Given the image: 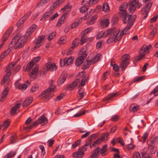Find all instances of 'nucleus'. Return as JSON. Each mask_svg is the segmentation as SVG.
Listing matches in <instances>:
<instances>
[{
  "label": "nucleus",
  "mask_w": 158,
  "mask_h": 158,
  "mask_svg": "<svg viewBox=\"0 0 158 158\" xmlns=\"http://www.w3.org/2000/svg\"><path fill=\"white\" fill-rule=\"evenodd\" d=\"M157 31V28L156 27H154L152 29V31L150 32L149 36L151 37H153L155 34L156 33Z\"/></svg>",
  "instance_id": "6e6d98bb"
},
{
  "label": "nucleus",
  "mask_w": 158,
  "mask_h": 158,
  "mask_svg": "<svg viewBox=\"0 0 158 158\" xmlns=\"http://www.w3.org/2000/svg\"><path fill=\"white\" fill-rule=\"evenodd\" d=\"M33 98L32 97H30L27 98L23 103V107H27L32 102Z\"/></svg>",
  "instance_id": "393cba45"
},
{
  "label": "nucleus",
  "mask_w": 158,
  "mask_h": 158,
  "mask_svg": "<svg viewBox=\"0 0 158 158\" xmlns=\"http://www.w3.org/2000/svg\"><path fill=\"white\" fill-rule=\"evenodd\" d=\"M39 89V86L37 85H34L31 89L30 92L31 93H33L38 90Z\"/></svg>",
  "instance_id": "de8ad7c7"
},
{
  "label": "nucleus",
  "mask_w": 158,
  "mask_h": 158,
  "mask_svg": "<svg viewBox=\"0 0 158 158\" xmlns=\"http://www.w3.org/2000/svg\"><path fill=\"white\" fill-rule=\"evenodd\" d=\"M13 30V27H11L5 33L2 39V41L3 42L6 41L10 35H11Z\"/></svg>",
  "instance_id": "dca6fc26"
},
{
  "label": "nucleus",
  "mask_w": 158,
  "mask_h": 158,
  "mask_svg": "<svg viewBox=\"0 0 158 158\" xmlns=\"http://www.w3.org/2000/svg\"><path fill=\"white\" fill-rule=\"evenodd\" d=\"M98 136V135L97 134H93L90 135L88 138L89 141L90 142L93 139H95Z\"/></svg>",
  "instance_id": "680f3d73"
},
{
  "label": "nucleus",
  "mask_w": 158,
  "mask_h": 158,
  "mask_svg": "<svg viewBox=\"0 0 158 158\" xmlns=\"http://www.w3.org/2000/svg\"><path fill=\"white\" fill-rule=\"evenodd\" d=\"M80 40L77 38H75L73 42L72 46V48H75L78 45Z\"/></svg>",
  "instance_id": "c9c22d12"
},
{
  "label": "nucleus",
  "mask_w": 158,
  "mask_h": 158,
  "mask_svg": "<svg viewBox=\"0 0 158 158\" xmlns=\"http://www.w3.org/2000/svg\"><path fill=\"white\" fill-rule=\"evenodd\" d=\"M148 134L147 132H145L143 134L142 137L143 143H144L145 142L147 138L148 137Z\"/></svg>",
  "instance_id": "bf43d9fd"
},
{
  "label": "nucleus",
  "mask_w": 158,
  "mask_h": 158,
  "mask_svg": "<svg viewBox=\"0 0 158 158\" xmlns=\"http://www.w3.org/2000/svg\"><path fill=\"white\" fill-rule=\"evenodd\" d=\"M129 6V11L130 13H133L136 9H139L142 6L141 3L139 0H131L128 2Z\"/></svg>",
  "instance_id": "0eeeda50"
},
{
  "label": "nucleus",
  "mask_w": 158,
  "mask_h": 158,
  "mask_svg": "<svg viewBox=\"0 0 158 158\" xmlns=\"http://www.w3.org/2000/svg\"><path fill=\"white\" fill-rule=\"evenodd\" d=\"M56 32H53L51 33L48 37V40L49 41L51 40L56 36Z\"/></svg>",
  "instance_id": "4d7b16f0"
},
{
  "label": "nucleus",
  "mask_w": 158,
  "mask_h": 158,
  "mask_svg": "<svg viewBox=\"0 0 158 158\" xmlns=\"http://www.w3.org/2000/svg\"><path fill=\"white\" fill-rule=\"evenodd\" d=\"M9 90V89L8 87H6L3 90L1 94V97L0 99L1 101L3 102L6 100Z\"/></svg>",
  "instance_id": "412c9836"
},
{
  "label": "nucleus",
  "mask_w": 158,
  "mask_h": 158,
  "mask_svg": "<svg viewBox=\"0 0 158 158\" xmlns=\"http://www.w3.org/2000/svg\"><path fill=\"white\" fill-rule=\"evenodd\" d=\"M139 55L137 56L136 58L135 59V62L140 60L142 59L145 56V54L143 53H140Z\"/></svg>",
  "instance_id": "8fccbe9b"
},
{
  "label": "nucleus",
  "mask_w": 158,
  "mask_h": 158,
  "mask_svg": "<svg viewBox=\"0 0 158 158\" xmlns=\"http://www.w3.org/2000/svg\"><path fill=\"white\" fill-rule=\"evenodd\" d=\"M21 105V104L20 103H17L15 105V106L12 107L11 109V113L12 115H14L17 110L19 108V106Z\"/></svg>",
  "instance_id": "bb28decb"
},
{
  "label": "nucleus",
  "mask_w": 158,
  "mask_h": 158,
  "mask_svg": "<svg viewBox=\"0 0 158 158\" xmlns=\"http://www.w3.org/2000/svg\"><path fill=\"white\" fill-rule=\"evenodd\" d=\"M157 139V136H151L150 137L149 141L148 143V150H150V152L152 154H154L156 152V150L154 149V146Z\"/></svg>",
  "instance_id": "6e6552de"
},
{
  "label": "nucleus",
  "mask_w": 158,
  "mask_h": 158,
  "mask_svg": "<svg viewBox=\"0 0 158 158\" xmlns=\"http://www.w3.org/2000/svg\"><path fill=\"white\" fill-rule=\"evenodd\" d=\"M80 80L78 79H77L72 83L69 85V87L70 90H73L77 85L79 82Z\"/></svg>",
  "instance_id": "a878e982"
},
{
  "label": "nucleus",
  "mask_w": 158,
  "mask_h": 158,
  "mask_svg": "<svg viewBox=\"0 0 158 158\" xmlns=\"http://www.w3.org/2000/svg\"><path fill=\"white\" fill-rule=\"evenodd\" d=\"M58 16L59 15L58 13L57 12L55 14L53 15L49 19V21H51L53 20Z\"/></svg>",
  "instance_id": "69168bd1"
},
{
  "label": "nucleus",
  "mask_w": 158,
  "mask_h": 158,
  "mask_svg": "<svg viewBox=\"0 0 158 158\" xmlns=\"http://www.w3.org/2000/svg\"><path fill=\"white\" fill-rule=\"evenodd\" d=\"M49 0H41L40 2L37 4L36 7L37 8H39L48 2Z\"/></svg>",
  "instance_id": "4c0bfd02"
},
{
  "label": "nucleus",
  "mask_w": 158,
  "mask_h": 158,
  "mask_svg": "<svg viewBox=\"0 0 158 158\" xmlns=\"http://www.w3.org/2000/svg\"><path fill=\"white\" fill-rule=\"evenodd\" d=\"M130 58V56L128 54H125L122 56L123 60L120 64V67L122 69H125L128 65Z\"/></svg>",
  "instance_id": "ddd939ff"
},
{
  "label": "nucleus",
  "mask_w": 158,
  "mask_h": 158,
  "mask_svg": "<svg viewBox=\"0 0 158 158\" xmlns=\"http://www.w3.org/2000/svg\"><path fill=\"white\" fill-rule=\"evenodd\" d=\"M33 32L32 31V29L29 28L27 31L24 36L20 37L19 35H16L12 40L10 44H12V46H14L16 49L23 47L27 41V39L29 38V36Z\"/></svg>",
  "instance_id": "f03ea898"
},
{
  "label": "nucleus",
  "mask_w": 158,
  "mask_h": 158,
  "mask_svg": "<svg viewBox=\"0 0 158 158\" xmlns=\"http://www.w3.org/2000/svg\"><path fill=\"white\" fill-rule=\"evenodd\" d=\"M102 10L105 12H108L109 11V6L107 2H105L103 4Z\"/></svg>",
  "instance_id": "2f4dec72"
},
{
  "label": "nucleus",
  "mask_w": 158,
  "mask_h": 158,
  "mask_svg": "<svg viewBox=\"0 0 158 158\" xmlns=\"http://www.w3.org/2000/svg\"><path fill=\"white\" fill-rule=\"evenodd\" d=\"M64 60L66 62L65 63L67 64V66L73 63L74 60V57L71 56L67 59H64Z\"/></svg>",
  "instance_id": "f704fd0d"
},
{
  "label": "nucleus",
  "mask_w": 158,
  "mask_h": 158,
  "mask_svg": "<svg viewBox=\"0 0 158 158\" xmlns=\"http://www.w3.org/2000/svg\"><path fill=\"white\" fill-rule=\"evenodd\" d=\"M54 13L53 10L52 9H50L47 11L43 15L41 19H40V21L44 20L46 19L49 17Z\"/></svg>",
  "instance_id": "aec40b11"
},
{
  "label": "nucleus",
  "mask_w": 158,
  "mask_h": 158,
  "mask_svg": "<svg viewBox=\"0 0 158 158\" xmlns=\"http://www.w3.org/2000/svg\"><path fill=\"white\" fill-rule=\"evenodd\" d=\"M26 69L29 71L32 70V71L28 73V75L30 77V78L32 80H34L36 77L39 69L38 65L35 64L33 61L30 62L27 65Z\"/></svg>",
  "instance_id": "39448f33"
},
{
  "label": "nucleus",
  "mask_w": 158,
  "mask_h": 158,
  "mask_svg": "<svg viewBox=\"0 0 158 158\" xmlns=\"http://www.w3.org/2000/svg\"><path fill=\"white\" fill-rule=\"evenodd\" d=\"M145 76H143L140 77H135L133 80L134 82H135L139 81H142L143 80L144 78H145Z\"/></svg>",
  "instance_id": "a18cd8bd"
},
{
  "label": "nucleus",
  "mask_w": 158,
  "mask_h": 158,
  "mask_svg": "<svg viewBox=\"0 0 158 158\" xmlns=\"http://www.w3.org/2000/svg\"><path fill=\"white\" fill-rule=\"evenodd\" d=\"M89 76V75H86L81 80V81L79 85V87H82L85 85L87 83V80L88 79Z\"/></svg>",
  "instance_id": "5701e85b"
},
{
  "label": "nucleus",
  "mask_w": 158,
  "mask_h": 158,
  "mask_svg": "<svg viewBox=\"0 0 158 158\" xmlns=\"http://www.w3.org/2000/svg\"><path fill=\"white\" fill-rule=\"evenodd\" d=\"M129 29H126V27L120 32L118 29L116 28H110L104 32L105 34V37L111 34H113V36L114 37V42H117L119 40L122 38L124 35L127 34V32Z\"/></svg>",
  "instance_id": "7ed1b4c3"
},
{
  "label": "nucleus",
  "mask_w": 158,
  "mask_h": 158,
  "mask_svg": "<svg viewBox=\"0 0 158 158\" xmlns=\"http://www.w3.org/2000/svg\"><path fill=\"white\" fill-rule=\"evenodd\" d=\"M128 3L124 2L121 4L119 7V12L121 19L123 21V23L124 24L127 23L126 27V29H130L133 25L136 18V15H128L126 9L127 7Z\"/></svg>",
  "instance_id": "f257e3e1"
},
{
  "label": "nucleus",
  "mask_w": 158,
  "mask_h": 158,
  "mask_svg": "<svg viewBox=\"0 0 158 158\" xmlns=\"http://www.w3.org/2000/svg\"><path fill=\"white\" fill-rule=\"evenodd\" d=\"M109 135L108 133H104L100 137L102 140V141H104L105 140H106L108 139V137Z\"/></svg>",
  "instance_id": "49530a36"
},
{
  "label": "nucleus",
  "mask_w": 158,
  "mask_h": 158,
  "mask_svg": "<svg viewBox=\"0 0 158 158\" xmlns=\"http://www.w3.org/2000/svg\"><path fill=\"white\" fill-rule=\"evenodd\" d=\"M81 139H78L74 143L72 144V147L73 148H75L77 147L79 145L81 142Z\"/></svg>",
  "instance_id": "864d4df0"
},
{
  "label": "nucleus",
  "mask_w": 158,
  "mask_h": 158,
  "mask_svg": "<svg viewBox=\"0 0 158 158\" xmlns=\"http://www.w3.org/2000/svg\"><path fill=\"white\" fill-rule=\"evenodd\" d=\"M118 94V93H112L108 95V96L105 97L103 99L104 101L111 100L113 97H114Z\"/></svg>",
  "instance_id": "c756f323"
},
{
  "label": "nucleus",
  "mask_w": 158,
  "mask_h": 158,
  "mask_svg": "<svg viewBox=\"0 0 158 158\" xmlns=\"http://www.w3.org/2000/svg\"><path fill=\"white\" fill-rule=\"evenodd\" d=\"M89 145V143H86L84 145L82 146V147L79 149L82 151L84 152L87 149V147Z\"/></svg>",
  "instance_id": "3c124183"
},
{
  "label": "nucleus",
  "mask_w": 158,
  "mask_h": 158,
  "mask_svg": "<svg viewBox=\"0 0 158 158\" xmlns=\"http://www.w3.org/2000/svg\"><path fill=\"white\" fill-rule=\"evenodd\" d=\"M132 158H142L139 153L138 152H135L132 154Z\"/></svg>",
  "instance_id": "09e8293b"
},
{
  "label": "nucleus",
  "mask_w": 158,
  "mask_h": 158,
  "mask_svg": "<svg viewBox=\"0 0 158 158\" xmlns=\"http://www.w3.org/2000/svg\"><path fill=\"white\" fill-rule=\"evenodd\" d=\"M104 33V32H103V31H100L97 35L96 39L98 40L103 37V36L105 37V34Z\"/></svg>",
  "instance_id": "603ef678"
},
{
  "label": "nucleus",
  "mask_w": 158,
  "mask_h": 158,
  "mask_svg": "<svg viewBox=\"0 0 158 158\" xmlns=\"http://www.w3.org/2000/svg\"><path fill=\"white\" fill-rule=\"evenodd\" d=\"M60 5V4L57 1L52 3V5L51 6L50 9H52L54 10V9L56 8Z\"/></svg>",
  "instance_id": "79ce46f5"
},
{
  "label": "nucleus",
  "mask_w": 158,
  "mask_h": 158,
  "mask_svg": "<svg viewBox=\"0 0 158 158\" xmlns=\"http://www.w3.org/2000/svg\"><path fill=\"white\" fill-rule=\"evenodd\" d=\"M152 4V2H149L146 3L141 10L142 15H144L143 17L144 19H146L148 15V13L150 10V9Z\"/></svg>",
  "instance_id": "f8f14e48"
},
{
  "label": "nucleus",
  "mask_w": 158,
  "mask_h": 158,
  "mask_svg": "<svg viewBox=\"0 0 158 158\" xmlns=\"http://www.w3.org/2000/svg\"><path fill=\"white\" fill-rule=\"evenodd\" d=\"M67 15V13H65L60 18L56 24L57 27H60L64 23Z\"/></svg>",
  "instance_id": "a211bd4d"
},
{
  "label": "nucleus",
  "mask_w": 158,
  "mask_h": 158,
  "mask_svg": "<svg viewBox=\"0 0 158 158\" xmlns=\"http://www.w3.org/2000/svg\"><path fill=\"white\" fill-rule=\"evenodd\" d=\"M53 80H50L49 87L41 93V97L44 100H47L54 95L53 92L55 91V89L56 88V86L53 84Z\"/></svg>",
  "instance_id": "20e7f679"
},
{
  "label": "nucleus",
  "mask_w": 158,
  "mask_h": 158,
  "mask_svg": "<svg viewBox=\"0 0 158 158\" xmlns=\"http://www.w3.org/2000/svg\"><path fill=\"white\" fill-rule=\"evenodd\" d=\"M15 85L16 88H18V89H21L22 91H23L27 88L28 86H29L30 84L28 81H27L26 84H19V81H17L15 83Z\"/></svg>",
  "instance_id": "4468645a"
},
{
  "label": "nucleus",
  "mask_w": 158,
  "mask_h": 158,
  "mask_svg": "<svg viewBox=\"0 0 158 158\" xmlns=\"http://www.w3.org/2000/svg\"><path fill=\"white\" fill-rule=\"evenodd\" d=\"M99 148L98 147L95 149L90 155L89 158H96L99 153Z\"/></svg>",
  "instance_id": "c85d7f7f"
},
{
  "label": "nucleus",
  "mask_w": 158,
  "mask_h": 158,
  "mask_svg": "<svg viewBox=\"0 0 158 158\" xmlns=\"http://www.w3.org/2000/svg\"><path fill=\"white\" fill-rule=\"evenodd\" d=\"M119 119V117L117 115H114L112 116L111 118V119L112 121H116L118 120Z\"/></svg>",
  "instance_id": "774afa93"
},
{
  "label": "nucleus",
  "mask_w": 158,
  "mask_h": 158,
  "mask_svg": "<svg viewBox=\"0 0 158 158\" xmlns=\"http://www.w3.org/2000/svg\"><path fill=\"white\" fill-rule=\"evenodd\" d=\"M31 11H28L21 18V20H22V23H24L26 19L29 17V16L31 15Z\"/></svg>",
  "instance_id": "a19ab883"
},
{
  "label": "nucleus",
  "mask_w": 158,
  "mask_h": 158,
  "mask_svg": "<svg viewBox=\"0 0 158 158\" xmlns=\"http://www.w3.org/2000/svg\"><path fill=\"white\" fill-rule=\"evenodd\" d=\"M72 6L70 5V4L68 2L66 5L64 6V7L61 8L60 11L63 12L64 11L66 12L69 11L71 9Z\"/></svg>",
  "instance_id": "cd10ccee"
},
{
  "label": "nucleus",
  "mask_w": 158,
  "mask_h": 158,
  "mask_svg": "<svg viewBox=\"0 0 158 158\" xmlns=\"http://www.w3.org/2000/svg\"><path fill=\"white\" fill-rule=\"evenodd\" d=\"M44 37V36L42 35L39 36L38 38L35 41V44L34 47V48H38L43 43Z\"/></svg>",
  "instance_id": "f3484780"
},
{
  "label": "nucleus",
  "mask_w": 158,
  "mask_h": 158,
  "mask_svg": "<svg viewBox=\"0 0 158 158\" xmlns=\"http://www.w3.org/2000/svg\"><path fill=\"white\" fill-rule=\"evenodd\" d=\"M65 37H61L60 39L58 41V43L59 44H63L66 42Z\"/></svg>",
  "instance_id": "13d9d810"
},
{
  "label": "nucleus",
  "mask_w": 158,
  "mask_h": 158,
  "mask_svg": "<svg viewBox=\"0 0 158 158\" xmlns=\"http://www.w3.org/2000/svg\"><path fill=\"white\" fill-rule=\"evenodd\" d=\"M152 94H154V97L158 95V85L154 88L153 90L150 93V95Z\"/></svg>",
  "instance_id": "c03bdc74"
},
{
  "label": "nucleus",
  "mask_w": 158,
  "mask_h": 158,
  "mask_svg": "<svg viewBox=\"0 0 158 158\" xmlns=\"http://www.w3.org/2000/svg\"><path fill=\"white\" fill-rule=\"evenodd\" d=\"M16 152L15 151L10 152L5 155V157H8V158H11L14 156L16 154Z\"/></svg>",
  "instance_id": "ea45409f"
},
{
  "label": "nucleus",
  "mask_w": 158,
  "mask_h": 158,
  "mask_svg": "<svg viewBox=\"0 0 158 158\" xmlns=\"http://www.w3.org/2000/svg\"><path fill=\"white\" fill-rule=\"evenodd\" d=\"M15 65V64L11 63L6 67L5 70L6 74L4 76L3 79L1 82V84H4L8 79L11 74V71L13 69Z\"/></svg>",
  "instance_id": "9d476101"
},
{
  "label": "nucleus",
  "mask_w": 158,
  "mask_h": 158,
  "mask_svg": "<svg viewBox=\"0 0 158 158\" xmlns=\"http://www.w3.org/2000/svg\"><path fill=\"white\" fill-rule=\"evenodd\" d=\"M151 48L152 46L151 45L146 46H143L140 48L139 53H143L145 55L146 54H147L149 50L151 49Z\"/></svg>",
  "instance_id": "6ab92c4d"
},
{
  "label": "nucleus",
  "mask_w": 158,
  "mask_h": 158,
  "mask_svg": "<svg viewBox=\"0 0 158 158\" xmlns=\"http://www.w3.org/2000/svg\"><path fill=\"white\" fill-rule=\"evenodd\" d=\"M10 123V121L7 119L2 124V126L4 127V130L6 129L9 126Z\"/></svg>",
  "instance_id": "e433bc0d"
},
{
  "label": "nucleus",
  "mask_w": 158,
  "mask_h": 158,
  "mask_svg": "<svg viewBox=\"0 0 158 158\" xmlns=\"http://www.w3.org/2000/svg\"><path fill=\"white\" fill-rule=\"evenodd\" d=\"M64 96V95L63 94L61 93L60 94H59L58 95L56 98L55 99V101H60L63 98V97Z\"/></svg>",
  "instance_id": "052dcab7"
},
{
  "label": "nucleus",
  "mask_w": 158,
  "mask_h": 158,
  "mask_svg": "<svg viewBox=\"0 0 158 158\" xmlns=\"http://www.w3.org/2000/svg\"><path fill=\"white\" fill-rule=\"evenodd\" d=\"M101 55L100 53L96 54L94 56H89L86 61L81 66L82 69L84 70L86 69L93 64L98 62L100 59Z\"/></svg>",
  "instance_id": "423d86ee"
},
{
  "label": "nucleus",
  "mask_w": 158,
  "mask_h": 158,
  "mask_svg": "<svg viewBox=\"0 0 158 158\" xmlns=\"http://www.w3.org/2000/svg\"><path fill=\"white\" fill-rule=\"evenodd\" d=\"M107 145L105 144L103 146L102 148L100 150V152L102 156H104L106 155V153L107 150Z\"/></svg>",
  "instance_id": "473e14b6"
},
{
  "label": "nucleus",
  "mask_w": 158,
  "mask_h": 158,
  "mask_svg": "<svg viewBox=\"0 0 158 158\" xmlns=\"http://www.w3.org/2000/svg\"><path fill=\"white\" fill-rule=\"evenodd\" d=\"M87 56L85 53H83L79 56L75 61L76 66L78 67L81 65L83 62L84 59Z\"/></svg>",
  "instance_id": "2eb2a0df"
},
{
  "label": "nucleus",
  "mask_w": 158,
  "mask_h": 158,
  "mask_svg": "<svg viewBox=\"0 0 158 158\" xmlns=\"http://www.w3.org/2000/svg\"><path fill=\"white\" fill-rule=\"evenodd\" d=\"M113 41H114V37L113 36V35L112 36V35H111L109 38L107 39L106 43L108 44H109L112 42Z\"/></svg>",
  "instance_id": "e2e57ef3"
},
{
  "label": "nucleus",
  "mask_w": 158,
  "mask_h": 158,
  "mask_svg": "<svg viewBox=\"0 0 158 158\" xmlns=\"http://www.w3.org/2000/svg\"><path fill=\"white\" fill-rule=\"evenodd\" d=\"M88 9V6L87 5H84L81 6L80 9V12L82 13H84L86 12Z\"/></svg>",
  "instance_id": "58836bf2"
},
{
  "label": "nucleus",
  "mask_w": 158,
  "mask_h": 158,
  "mask_svg": "<svg viewBox=\"0 0 158 158\" xmlns=\"http://www.w3.org/2000/svg\"><path fill=\"white\" fill-rule=\"evenodd\" d=\"M109 24V19H103L100 22V24L102 27H106Z\"/></svg>",
  "instance_id": "7c9ffc66"
},
{
  "label": "nucleus",
  "mask_w": 158,
  "mask_h": 158,
  "mask_svg": "<svg viewBox=\"0 0 158 158\" xmlns=\"http://www.w3.org/2000/svg\"><path fill=\"white\" fill-rule=\"evenodd\" d=\"M86 36L85 34H83V35L82 36L81 40V43L80 44L81 45L82 44L84 43L85 41L86 40Z\"/></svg>",
  "instance_id": "338daca9"
},
{
  "label": "nucleus",
  "mask_w": 158,
  "mask_h": 158,
  "mask_svg": "<svg viewBox=\"0 0 158 158\" xmlns=\"http://www.w3.org/2000/svg\"><path fill=\"white\" fill-rule=\"evenodd\" d=\"M84 153L83 152L78 151L74 152L73 156L74 157L81 158L84 156Z\"/></svg>",
  "instance_id": "b1692460"
},
{
  "label": "nucleus",
  "mask_w": 158,
  "mask_h": 158,
  "mask_svg": "<svg viewBox=\"0 0 158 158\" xmlns=\"http://www.w3.org/2000/svg\"><path fill=\"white\" fill-rule=\"evenodd\" d=\"M46 68V69H44L41 71L40 74L41 75H45L47 73L48 70L51 72L55 71L57 68V66L55 63L51 62H48L45 64Z\"/></svg>",
  "instance_id": "1a4fd4ad"
},
{
  "label": "nucleus",
  "mask_w": 158,
  "mask_h": 158,
  "mask_svg": "<svg viewBox=\"0 0 158 158\" xmlns=\"http://www.w3.org/2000/svg\"><path fill=\"white\" fill-rule=\"evenodd\" d=\"M39 148L41 150V155H44L45 154V151L44 147L43 145H39Z\"/></svg>",
  "instance_id": "0e129e2a"
},
{
  "label": "nucleus",
  "mask_w": 158,
  "mask_h": 158,
  "mask_svg": "<svg viewBox=\"0 0 158 158\" xmlns=\"http://www.w3.org/2000/svg\"><path fill=\"white\" fill-rule=\"evenodd\" d=\"M130 108V110L131 109L132 111L135 112L139 109V106H133V104H131Z\"/></svg>",
  "instance_id": "37998d69"
},
{
  "label": "nucleus",
  "mask_w": 158,
  "mask_h": 158,
  "mask_svg": "<svg viewBox=\"0 0 158 158\" xmlns=\"http://www.w3.org/2000/svg\"><path fill=\"white\" fill-rule=\"evenodd\" d=\"M48 119L45 116L42 115L40 116L37 120L33 123L29 127V129H31L34 126H36L39 124H40L42 126H44L48 123Z\"/></svg>",
  "instance_id": "9b49d317"
},
{
  "label": "nucleus",
  "mask_w": 158,
  "mask_h": 158,
  "mask_svg": "<svg viewBox=\"0 0 158 158\" xmlns=\"http://www.w3.org/2000/svg\"><path fill=\"white\" fill-rule=\"evenodd\" d=\"M141 154L143 158H151V156L149 153H147L146 151L143 150L141 151Z\"/></svg>",
  "instance_id": "72a5a7b5"
},
{
  "label": "nucleus",
  "mask_w": 158,
  "mask_h": 158,
  "mask_svg": "<svg viewBox=\"0 0 158 158\" xmlns=\"http://www.w3.org/2000/svg\"><path fill=\"white\" fill-rule=\"evenodd\" d=\"M116 140L118 141V142L120 143L122 145L124 146L125 145L124 143L123 139L121 137H119L116 139Z\"/></svg>",
  "instance_id": "5fc2aeb1"
},
{
  "label": "nucleus",
  "mask_w": 158,
  "mask_h": 158,
  "mask_svg": "<svg viewBox=\"0 0 158 158\" xmlns=\"http://www.w3.org/2000/svg\"><path fill=\"white\" fill-rule=\"evenodd\" d=\"M67 75L64 73H62L58 79L57 83L58 85L62 84L65 81Z\"/></svg>",
  "instance_id": "4be33fe9"
}]
</instances>
